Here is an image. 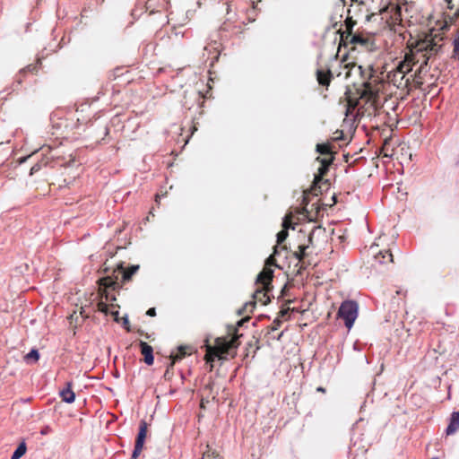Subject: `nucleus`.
Instances as JSON below:
<instances>
[{
	"mask_svg": "<svg viewBox=\"0 0 459 459\" xmlns=\"http://www.w3.org/2000/svg\"><path fill=\"white\" fill-rule=\"evenodd\" d=\"M43 161H44L43 164H42V161L37 162L36 164H34L30 169V175H33V174L37 173L38 171H39L41 169L43 165L45 166L48 162V160H43Z\"/></svg>",
	"mask_w": 459,
	"mask_h": 459,
	"instance_id": "b1692460",
	"label": "nucleus"
},
{
	"mask_svg": "<svg viewBox=\"0 0 459 459\" xmlns=\"http://www.w3.org/2000/svg\"><path fill=\"white\" fill-rule=\"evenodd\" d=\"M250 317L248 316L243 317L242 319H240L238 322V327H242L245 325L246 323H247L249 321Z\"/></svg>",
	"mask_w": 459,
	"mask_h": 459,
	"instance_id": "c85d7f7f",
	"label": "nucleus"
},
{
	"mask_svg": "<svg viewBox=\"0 0 459 459\" xmlns=\"http://www.w3.org/2000/svg\"><path fill=\"white\" fill-rule=\"evenodd\" d=\"M28 158H30V156H27V157H23L20 160V163H22L24 162Z\"/></svg>",
	"mask_w": 459,
	"mask_h": 459,
	"instance_id": "a19ab883",
	"label": "nucleus"
},
{
	"mask_svg": "<svg viewBox=\"0 0 459 459\" xmlns=\"http://www.w3.org/2000/svg\"><path fill=\"white\" fill-rule=\"evenodd\" d=\"M98 310L107 315L108 313V305L103 301H100L98 303Z\"/></svg>",
	"mask_w": 459,
	"mask_h": 459,
	"instance_id": "393cba45",
	"label": "nucleus"
},
{
	"mask_svg": "<svg viewBox=\"0 0 459 459\" xmlns=\"http://www.w3.org/2000/svg\"><path fill=\"white\" fill-rule=\"evenodd\" d=\"M72 382H66V387L59 393L62 401L66 403H72L75 400V394L72 390Z\"/></svg>",
	"mask_w": 459,
	"mask_h": 459,
	"instance_id": "9d476101",
	"label": "nucleus"
},
{
	"mask_svg": "<svg viewBox=\"0 0 459 459\" xmlns=\"http://www.w3.org/2000/svg\"><path fill=\"white\" fill-rule=\"evenodd\" d=\"M26 450L25 443H21L13 453L11 459H20L26 453Z\"/></svg>",
	"mask_w": 459,
	"mask_h": 459,
	"instance_id": "f3484780",
	"label": "nucleus"
},
{
	"mask_svg": "<svg viewBox=\"0 0 459 459\" xmlns=\"http://www.w3.org/2000/svg\"><path fill=\"white\" fill-rule=\"evenodd\" d=\"M281 323H282V321L280 317L275 318L271 326V330L276 331L281 326Z\"/></svg>",
	"mask_w": 459,
	"mask_h": 459,
	"instance_id": "a878e982",
	"label": "nucleus"
},
{
	"mask_svg": "<svg viewBox=\"0 0 459 459\" xmlns=\"http://www.w3.org/2000/svg\"><path fill=\"white\" fill-rule=\"evenodd\" d=\"M459 430V411H454L449 420V424L446 429V433L447 436L455 434Z\"/></svg>",
	"mask_w": 459,
	"mask_h": 459,
	"instance_id": "1a4fd4ad",
	"label": "nucleus"
},
{
	"mask_svg": "<svg viewBox=\"0 0 459 459\" xmlns=\"http://www.w3.org/2000/svg\"><path fill=\"white\" fill-rule=\"evenodd\" d=\"M358 303L354 300L343 301L338 310V316L344 321V325L351 329L358 316Z\"/></svg>",
	"mask_w": 459,
	"mask_h": 459,
	"instance_id": "20e7f679",
	"label": "nucleus"
},
{
	"mask_svg": "<svg viewBox=\"0 0 459 459\" xmlns=\"http://www.w3.org/2000/svg\"><path fill=\"white\" fill-rule=\"evenodd\" d=\"M308 247V245H305V244H301L299 246V251L295 252L294 253V256L299 260V261H302L307 254H306V249Z\"/></svg>",
	"mask_w": 459,
	"mask_h": 459,
	"instance_id": "412c9836",
	"label": "nucleus"
},
{
	"mask_svg": "<svg viewBox=\"0 0 459 459\" xmlns=\"http://www.w3.org/2000/svg\"><path fill=\"white\" fill-rule=\"evenodd\" d=\"M100 281L101 286L108 289L116 290L120 287L119 282L117 281V276H116L115 279L111 276H107L101 278Z\"/></svg>",
	"mask_w": 459,
	"mask_h": 459,
	"instance_id": "9b49d317",
	"label": "nucleus"
},
{
	"mask_svg": "<svg viewBox=\"0 0 459 459\" xmlns=\"http://www.w3.org/2000/svg\"><path fill=\"white\" fill-rule=\"evenodd\" d=\"M236 341L231 339L229 340L228 336L226 337H217L215 339L214 345H211L209 340L206 339L204 341V348H205V356L204 359L206 363L211 364L210 370L212 369V362L216 358L219 359H225L226 356L229 354V350L234 347H237Z\"/></svg>",
	"mask_w": 459,
	"mask_h": 459,
	"instance_id": "f03ea898",
	"label": "nucleus"
},
{
	"mask_svg": "<svg viewBox=\"0 0 459 459\" xmlns=\"http://www.w3.org/2000/svg\"><path fill=\"white\" fill-rule=\"evenodd\" d=\"M353 349L355 351H361L362 350V346L361 344L359 342H355L354 344H353Z\"/></svg>",
	"mask_w": 459,
	"mask_h": 459,
	"instance_id": "72a5a7b5",
	"label": "nucleus"
},
{
	"mask_svg": "<svg viewBox=\"0 0 459 459\" xmlns=\"http://www.w3.org/2000/svg\"><path fill=\"white\" fill-rule=\"evenodd\" d=\"M179 351H180L181 354H180V356L178 359H181L186 354L185 352L182 351V348H180Z\"/></svg>",
	"mask_w": 459,
	"mask_h": 459,
	"instance_id": "ea45409f",
	"label": "nucleus"
},
{
	"mask_svg": "<svg viewBox=\"0 0 459 459\" xmlns=\"http://www.w3.org/2000/svg\"><path fill=\"white\" fill-rule=\"evenodd\" d=\"M148 424L144 420L140 421L139 432L135 438L134 448L131 459H136L141 454L147 436Z\"/></svg>",
	"mask_w": 459,
	"mask_h": 459,
	"instance_id": "39448f33",
	"label": "nucleus"
},
{
	"mask_svg": "<svg viewBox=\"0 0 459 459\" xmlns=\"http://www.w3.org/2000/svg\"><path fill=\"white\" fill-rule=\"evenodd\" d=\"M22 83V78H17L14 82V83L13 84L12 86V91H14L18 89V87L21 85Z\"/></svg>",
	"mask_w": 459,
	"mask_h": 459,
	"instance_id": "c756f323",
	"label": "nucleus"
},
{
	"mask_svg": "<svg viewBox=\"0 0 459 459\" xmlns=\"http://www.w3.org/2000/svg\"><path fill=\"white\" fill-rule=\"evenodd\" d=\"M105 298H106L107 300H110V301L116 300V297L115 296L109 297V295L108 293H106Z\"/></svg>",
	"mask_w": 459,
	"mask_h": 459,
	"instance_id": "e433bc0d",
	"label": "nucleus"
},
{
	"mask_svg": "<svg viewBox=\"0 0 459 459\" xmlns=\"http://www.w3.org/2000/svg\"><path fill=\"white\" fill-rule=\"evenodd\" d=\"M138 269L139 265H132L127 270H124V268L121 266L118 268V273L122 275V280L126 281H129L132 276L136 273Z\"/></svg>",
	"mask_w": 459,
	"mask_h": 459,
	"instance_id": "f8f14e48",
	"label": "nucleus"
},
{
	"mask_svg": "<svg viewBox=\"0 0 459 459\" xmlns=\"http://www.w3.org/2000/svg\"><path fill=\"white\" fill-rule=\"evenodd\" d=\"M333 157H331L330 159H322L320 157H317L316 158V160H318L320 162V167L318 168V172H317V175L315 176V180H319L321 179L325 175H326V173L328 172L329 170V167L333 161Z\"/></svg>",
	"mask_w": 459,
	"mask_h": 459,
	"instance_id": "0eeeda50",
	"label": "nucleus"
},
{
	"mask_svg": "<svg viewBox=\"0 0 459 459\" xmlns=\"http://www.w3.org/2000/svg\"><path fill=\"white\" fill-rule=\"evenodd\" d=\"M431 34L427 35L424 39L419 40L415 50L411 49L410 53L404 56V59L399 62L396 69L388 74L389 80L394 85L401 87L407 74H409L414 65L420 64L419 68L414 74V80L418 86L422 84V78L428 72L429 60L432 56L438 54L442 45L435 40Z\"/></svg>",
	"mask_w": 459,
	"mask_h": 459,
	"instance_id": "f257e3e1",
	"label": "nucleus"
},
{
	"mask_svg": "<svg viewBox=\"0 0 459 459\" xmlns=\"http://www.w3.org/2000/svg\"><path fill=\"white\" fill-rule=\"evenodd\" d=\"M289 310H290V308L281 310L280 313H279L280 315H279L278 317L285 316L288 314Z\"/></svg>",
	"mask_w": 459,
	"mask_h": 459,
	"instance_id": "f704fd0d",
	"label": "nucleus"
},
{
	"mask_svg": "<svg viewBox=\"0 0 459 459\" xmlns=\"http://www.w3.org/2000/svg\"><path fill=\"white\" fill-rule=\"evenodd\" d=\"M345 23H346V27H347L349 33L351 34L352 27L355 24V22L352 21L351 18H347L345 20Z\"/></svg>",
	"mask_w": 459,
	"mask_h": 459,
	"instance_id": "bb28decb",
	"label": "nucleus"
},
{
	"mask_svg": "<svg viewBox=\"0 0 459 459\" xmlns=\"http://www.w3.org/2000/svg\"><path fill=\"white\" fill-rule=\"evenodd\" d=\"M316 152L321 155H332L331 146L328 143H317Z\"/></svg>",
	"mask_w": 459,
	"mask_h": 459,
	"instance_id": "6ab92c4d",
	"label": "nucleus"
},
{
	"mask_svg": "<svg viewBox=\"0 0 459 459\" xmlns=\"http://www.w3.org/2000/svg\"><path fill=\"white\" fill-rule=\"evenodd\" d=\"M39 359V352L37 349H32L29 353H27L24 357V359L27 363H30V361H38Z\"/></svg>",
	"mask_w": 459,
	"mask_h": 459,
	"instance_id": "aec40b11",
	"label": "nucleus"
},
{
	"mask_svg": "<svg viewBox=\"0 0 459 459\" xmlns=\"http://www.w3.org/2000/svg\"><path fill=\"white\" fill-rule=\"evenodd\" d=\"M146 315L149 316H156V309L154 307H151L147 310Z\"/></svg>",
	"mask_w": 459,
	"mask_h": 459,
	"instance_id": "473e14b6",
	"label": "nucleus"
},
{
	"mask_svg": "<svg viewBox=\"0 0 459 459\" xmlns=\"http://www.w3.org/2000/svg\"><path fill=\"white\" fill-rule=\"evenodd\" d=\"M333 78L332 72L327 69H317L316 70V80L322 86L328 87Z\"/></svg>",
	"mask_w": 459,
	"mask_h": 459,
	"instance_id": "6e6552de",
	"label": "nucleus"
},
{
	"mask_svg": "<svg viewBox=\"0 0 459 459\" xmlns=\"http://www.w3.org/2000/svg\"><path fill=\"white\" fill-rule=\"evenodd\" d=\"M303 202H304V203H305V202H307V196H306V195H304V196H303Z\"/></svg>",
	"mask_w": 459,
	"mask_h": 459,
	"instance_id": "37998d69",
	"label": "nucleus"
},
{
	"mask_svg": "<svg viewBox=\"0 0 459 459\" xmlns=\"http://www.w3.org/2000/svg\"><path fill=\"white\" fill-rule=\"evenodd\" d=\"M351 43L352 44H359V45H366L368 43V39L359 34H353L351 35Z\"/></svg>",
	"mask_w": 459,
	"mask_h": 459,
	"instance_id": "4be33fe9",
	"label": "nucleus"
},
{
	"mask_svg": "<svg viewBox=\"0 0 459 459\" xmlns=\"http://www.w3.org/2000/svg\"><path fill=\"white\" fill-rule=\"evenodd\" d=\"M317 391H319V392H325V388H323V387H318V388H317Z\"/></svg>",
	"mask_w": 459,
	"mask_h": 459,
	"instance_id": "79ce46f5",
	"label": "nucleus"
},
{
	"mask_svg": "<svg viewBox=\"0 0 459 459\" xmlns=\"http://www.w3.org/2000/svg\"><path fill=\"white\" fill-rule=\"evenodd\" d=\"M139 346L141 353L144 357V362L149 366L152 365L154 361L152 347L143 341H140Z\"/></svg>",
	"mask_w": 459,
	"mask_h": 459,
	"instance_id": "423d86ee",
	"label": "nucleus"
},
{
	"mask_svg": "<svg viewBox=\"0 0 459 459\" xmlns=\"http://www.w3.org/2000/svg\"><path fill=\"white\" fill-rule=\"evenodd\" d=\"M111 314L115 316L116 319H117V316H118V314H119V312L117 310L112 312Z\"/></svg>",
	"mask_w": 459,
	"mask_h": 459,
	"instance_id": "4c0bfd02",
	"label": "nucleus"
},
{
	"mask_svg": "<svg viewBox=\"0 0 459 459\" xmlns=\"http://www.w3.org/2000/svg\"><path fill=\"white\" fill-rule=\"evenodd\" d=\"M282 334H283V333H281L279 334V336H278V338H277V339H278V340H280V339H281V337L282 336Z\"/></svg>",
	"mask_w": 459,
	"mask_h": 459,
	"instance_id": "c03bdc74",
	"label": "nucleus"
},
{
	"mask_svg": "<svg viewBox=\"0 0 459 459\" xmlns=\"http://www.w3.org/2000/svg\"><path fill=\"white\" fill-rule=\"evenodd\" d=\"M401 15H402V6L397 5V6H395V12H394L395 19L402 20Z\"/></svg>",
	"mask_w": 459,
	"mask_h": 459,
	"instance_id": "cd10ccee",
	"label": "nucleus"
},
{
	"mask_svg": "<svg viewBox=\"0 0 459 459\" xmlns=\"http://www.w3.org/2000/svg\"><path fill=\"white\" fill-rule=\"evenodd\" d=\"M282 226H283V230H281L276 235V238H277V240H276L277 245L276 246L278 247V249L280 248V246L285 241V239L288 237V225H287L286 221H283Z\"/></svg>",
	"mask_w": 459,
	"mask_h": 459,
	"instance_id": "4468645a",
	"label": "nucleus"
},
{
	"mask_svg": "<svg viewBox=\"0 0 459 459\" xmlns=\"http://www.w3.org/2000/svg\"><path fill=\"white\" fill-rule=\"evenodd\" d=\"M255 307V301H254V300L248 301V302L245 303V305L240 309H238V314L239 316H242L246 313H252Z\"/></svg>",
	"mask_w": 459,
	"mask_h": 459,
	"instance_id": "dca6fc26",
	"label": "nucleus"
},
{
	"mask_svg": "<svg viewBox=\"0 0 459 459\" xmlns=\"http://www.w3.org/2000/svg\"><path fill=\"white\" fill-rule=\"evenodd\" d=\"M313 238V232H311L308 236V242L311 243Z\"/></svg>",
	"mask_w": 459,
	"mask_h": 459,
	"instance_id": "58836bf2",
	"label": "nucleus"
},
{
	"mask_svg": "<svg viewBox=\"0 0 459 459\" xmlns=\"http://www.w3.org/2000/svg\"><path fill=\"white\" fill-rule=\"evenodd\" d=\"M378 89L372 86V84L368 82H364V95L368 96L369 99L375 98L377 95Z\"/></svg>",
	"mask_w": 459,
	"mask_h": 459,
	"instance_id": "2eb2a0df",
	"label": "nucleus"
},
{
	"mask_svg": "<svg viewBox=\"0 0 459 459\" xmlns=\"http://www.w3.org/2000/svg\"><path fill=\"white\" fill-rule=\"evenodd\" d=\"M279 254L278 247L275 246L273 247V254L271 255L266 260H265V267L264 269H270L269 266H278L275 260V255Z\"/></svg>",
	"mask_w": 459,
	"mask_h": 459,
	"instance_id": "a211bd4d",
	"label": "nucleus"
},
{
	"mask_svg": "<svg viewBox=\"0 0 459 459\" xmlns=\"http://www.w3.org/2000/svg\"><path fill=\"white\" fill-rule=\"evenodd\" d=\"M453 45H454V50H453L452 58L459 59V30L457 31V35L453 41Z\"/></svg>",
	"mask_w": 459,
	"mask_h": 459,
	"instance_id": "5701e85b",
	"label": "nucleus"
},
{
	"mask_svg": "<svg viewBox=\"0 0 459 459\" xmlns=\"http://www.w3.org/2000/svg\"><path fill=\"white\" fill-rule=\"evenodd\" d=\"M458 163H459V160H458Z\"/></svg>",
	"mask_w": 459,
	"mask_h": 459,
	"instance_id": "49530a36",
	"label": "nucleus"
},
{
	"mask_svg": "<svg viewBox=\"0 0 459 459\" xmlns=\"http://www.w3.org/2000/svg\"><path fill=\"white\" fill-rule=\"evenodd\" d=\"M37 68L36 65H28L26 68H24L23 70H22L20 72V74H23V73H26L27 71L28 72H33L35 69Z\"/></svg>",
	"mask_w": 459,
	"mask_h": 459,
	"instance_id": "7c9ffc66",
	"label": "nucleus"
},
{
	"mask_svg": "<svg viewBox=\"0 0 459 459\" xmlns=\"http://www.w3.org/2000/svg\"><path fill=\"white\" fill-rule=\"evenodd\" d=\"M375 261L379 264H386L387 262H393V255L389 250L379 251L374 256Z\"/></svg>",
	"mask_w": 459,
	"mask_h": 459,
	"instance_id": "ddd939ff",
	"label": "nucleus"
},
{
	"mask_svg": "<svg viewBox=\"0 0 459 459\" xmlns=\"http://www.w3.org/2000/svg\"><path fill=\"white\" fill-rule=\"evenodd\" d=\"M123 325H124V327H125L128 332L130 331V329H129V320H128L127 316H125V317L123 318Z\"/></svg>",
	"mask_w": 459,
	"mask_h": 459,
	"instance_id": "2f4dec72",
	"label": "nucleus"
},
{
	"mask_svg": "<svg viewBox=\"0 0 459 459\" xmlns=\"http://www.w3.org/2000/svg\"><path fill=\"white\" fill-rule=\"evenodd\" d=\"M49 430H50V428H49V427H46V428H44V429L40 431V433H41L42 435H47V434L49 432Z\"/></svg>",
	"mask_w": 459,
	"mask_h": 459,
	"instance_id": "c9c22d12",
	"label": "nucleus"
},
{
	"mask_svg": "<svg viewBox=\"0 0 459 459\" xmlns=\"http://www.w3.org/2000/svg\"><path fill=\"white\" fill-rule=\"evenodd\" d=\"M273 277V271L272 269H263L256 276L255 285L257 286L254 292V301H259L263 305L270 302L271 298L269 292L272 290V280Z\"/></svg>",
	"mask_w": 459,
	"mask_h": 459,
	"instance_id": "7ed1b4c3",
	"label": "nucleus"
},
{
	"mask_svg": "<svg viewBox=\"0 0 459 459\" xmlns=\"http://www.w3.org/2000/svg\"><path fill=\"white\" fill-rule=\"evenodd\" d=\"M408 83H409V79H406L404 84L407 85Z\"/></svg>",
	"mask_w": 459,
	"mask_h": 459,
	"instance_id": "a18cd8bd",
	"label": "nucleus"
}]
</instances>
